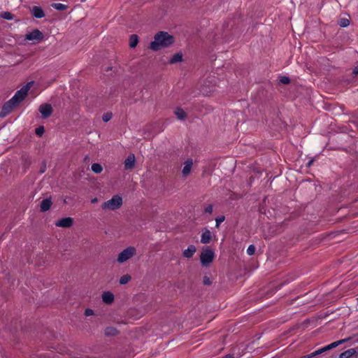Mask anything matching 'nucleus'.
I'll return each mask as SVG.
<instances>
[{
  "instance_id": "obj_1",
  "label": "nucleus",
  "mask_w": 358,
  "mask_h": 358,
  "mask_svg": "<svg viewBox=\"0 0 358 358\" xmlns=\"http://www.w3.org/2000/svg\"><path fill=\"white\" fill-rule=\"evenodd\" d=\"M174 43V38L166 31H159L155 34L154 41L150 43V48L154 51L168 48Z\"/></svg>"
},
{
  "instance_id": "obj_2",
  "label": "nucleus",
  "mask_w": 358,
  "mask_h": 358,
  "mask_svg": "<svg viewBox=\"0 0 358 358\" xmlns=\"http://www.w3.org/2000/svg\"><path fill=\"white\" fill-rule=\"evenodd\" d=\"M215 81L216 79L214 76H208L204 81L201 87V92L204 96H209L212 92L215 90Z\"/></svg>"
},
{
  "instance_id": "obj_3",
  "label": "nucleus",
  "mask_w": 358,
  "mask_h": 358,
  "mask_svg": "<svg viewBox=\"0 0 358 358\" xmlns=\"http://www.w3.org/2000/svg\"><path fill=\"white\" fill-rule=\"evenodd\" d=\"M122 205V199L118 195L113 196L110 200L104 202L101 205L103 210H115L121 207Z\"/></svg>"
},
{
  "instance_id": "obj_4",
  "label": "nucleus",
  "mask_w": 358,
  "mask_h": 358,
  "mask_svg": "<svg viewBox=\"0 0 358 358\" xmlns=\"http://www.w3.org/2000/svg\"><path fill=\"white\" fill-rule=\"evenodd\" d=\"M31 82L27 83L24 86H23L20 90H17L14 96L11 98L12 101H14L17 105L20 104L27 96V92L29 90Z\"/></svg>"
},
{
  "instance_id": "obj_5",
  "label": "nucleus",
  "mask_w": 358,
  "mask_h": 358,
  "mask_svg": "<svg viewBox=\"0 0 358 358\" xmlns=\"http://www.w3.org/2000/svg\"><path fill=\"white\" fill-rule=\"evenodd\" d=\"M136 253V250L133 246H129L123 250L119 255L117 261L122 264L131 259Z\"/></svg>"
},
{
  "instance_id": "obj_6",
  "label": "nucleus",
  "mask_w": 358,
  "mask_h": 358,
  "mask_svg": "<svg viewBox=\"0 0 358 358\" xmlns=\"http://www.w3.org/2000/svg\"><path fill=\"white\" fill-rule=\"evenodd\" d=\"M214 257H215L214 251L212 249L207 247L206 248H204L201 253V255H200L201 263L203 266H208L209 264H210L213 262Z\"/></svg>"
},
{
  "instance_id": "obj_7",
  "label": "nucleus",
  "mask_w": 358,
  "mask_h": 358,
  "mask_svg": "<svg viewBox=\"0 0 358 358\" xmlns=\"http://www.w3.org/2000/svg\"><path fill=\"white\" fill-rule=\"evenodd\" d=\"M44 38V35L42 31L38 29H34L31 32L25 34L24 38L27 41H33L34 43L39 42Z\"/></svg>"
},
{
  "instance_id": "obj_8",
  "label": "nucleus",
  "mask_w": 358,
  "mask_h": 358,
  "mask_svg": "<svg viewBox=\"0 0 358 358\" xmlns=\"http://www.w3.org/2000/svg\"><path fill=\"white\" fill-rule=\"evenodd\" d=\"M17 106L16 103L12 101L11 99H9L3 105L1 110L0 111V117L3 118L7 116Z\"/></svg>"
},
{
  "instance_id": "obj_9",
  "label": "nucleus",
  "mask_w": 358,
  "mask_h": 358,
  "mask_svg": "<svg viewBox=\"0 0 358 358\" xmlns=\"http://www.w3.org/2000/svg\"><path fill=\"white\" fill-rule=\"evenodd\" d=\"M38 111L41 114V116L43 119H47L52 115L53 109L50 103H45L40 105Z\"/></svg>"
},
{
  "instance_id": "obj_10",
  "label": "nucleus",
  "mask_w": 358,
  "mask_h": 358,
  "mask_svg": "<svg viewBox=\"0 0 358 358\" xmlns=\"http://www.w3.org/2000/svg\"><path fill=\"white\" fill-rule=\"evenodd\" d=\"M73 220L71 217H63L57 220L55 223L57 227L69 228L73 225Z\"/></svg>"
},
{
  "instance_id": "obj_11",
  "label": "nucleus",
  "mask_w": 358,
  "mask_h": 358,
  "mask_svg": "<svg viewBox=\"0 0 358 358\" xmlns=\"http://www.w3.org/2000/svg\"><path fill=\"white\" fill-rule=\"evenodd\" d=\"M135 156L134 154H130L127 159L124 160V169L126 170H131L134 167L135 165Z\"/></svg>"
},
{
  "instance_id": "obj_12",
  "label": "nucleus",
  "mask_w": 358,
  "mask_h": 358,
  "mask_svg": "<svg viewBox=\"0 0 358 358\" xmlns=\"http://www.w3.org/2000/svg\"><path fill=\"white\" fill-rule=\"evenodd\" d=\"M192 165H193V160L192 159H187L185 162L184 166L182 170V173L183 176L186 177L190 173Z\"/></svg>"
},
{
  "instance_id": "obj_13",
  "label": "nucleus",
  "mask_w": 358,
  "mask_h": 358,
  "mask_svg": "<svg viewBox=\"0 0 358 358\" xmlns=\"http://www.w3.org/2000/svg\"><path fill=\"white\" fill-rule=\"evenodd\" d=\"M211 239H212L211 231L209 229H206L201 234V243H202L203 244H207L210 242Z\"/></svg>"
},
{
  "instance_id": "obj_14",
  "label": "nucleus",
  "mask_w": 358,
  "mask_h": 358,
  "mask_svg": "<svg viewBox=\"0 0 358 358\" xmlns=\"http://www.w3.org/2000/svg\"><path fill=\"white\" fill-rule=\"evenodd\" d=\"M31 13L36 18L38 19H41L45 16L43 10L41 7L36 6L32 7Z\"/></svg>"
},
{
  "instance_id": "obj_15",
  "label": "nucleus",
  "mask_w": 358,
  "mask_h": 358,
  "mask_svg": "<svg viewBox=\"0 0 358 358\" xmlns=\"http://www.w3.org/2000/svg\"><path fill=\"white\" fill-rule=\"evenodd\" d=\"M52 203L50 198L44 199L41 202V206H40L41 211L45 212V211L48 210L50 208Z\"/></svg>"
},
{
  "instance_id": "obj_16",
  "label": "nucleus",
  "mask_w": 358,
  "mask_h": 358,
  "mask_svg": "<svg viewBox=\"0 0 358 358\" xmlns=\"http://www.w3.org/2000/svg\"><path fill=\"white\" fill-rule=\"evenodd\" d=\"M196 250V247L194 245H190L188 248L182 252V255L186 258H191L193 257L194 254Z\"/></svg>"
},
{
  "instance_id": "obj_17",
  "label": "nucleus",
  "mask_w": 358,
  "mask_h": 358,
  "mask_svg": "<svg viewBox=\"0 0 358 358\" xmlns=\"http://www.w3.org/2000/svg\"><path fill=\"white\" fill-rule=\"evenodd\" d=\"M102 300L106 304H110L114 301V295L110 292H104L102 294Z\"/></svg>"
},
{
  "instance_id": "obj_18",
  "label": "nucleus",
  "mask_w": 358,
  "mask_h": 358,
  "mask_svg": "<svg viewBox=\"0 0 358 358\" xmlns=\"http://www.w3.org/2000/svg\"><path fill=\"white\" fill-rule=\"evenodd\" d=\"M353 131V127L350 124L337 126V133H349Z\"/></svg>"
},
{
  "instance_id": "obj_19",
  "label": "nucleus",
  "mask_w": 358,
  "mask_h": 358,
  "mask_svg": "<svg viewBox=\"0 0 358 358\" xmlns=\"http://www.w3.org/2000/svg\"><path fill=\"white\" fill-rule=\"evenodd\" d=\"M337 24L341 27H346L350 24V15H346L345 17H340L337 21Z\"/></svg>"
},
{
  "instance_id": "obj_20",
  "label": "nucleus",
  "mask_w": 358,
  "mask_h": 358,
  "mask_svg": "<svg viewBox=\"0 0 358 358\" xmlns=\"http://www.w3.org/2000/svg\"><path fill=\"white\" fill-rule=\"evenodd\" d=\"M174 113L180 120H185L187 116V114L185 112V110L179 107L176 108Z\"/></svg>"
},
{
  "instance_id": "obj_21",
  "label": "nucleus",
  "mask_w": 358,
  "mask_h": 358,
  "mask_svg": "<svg viewBox=\"0 0 358 358\" xmlns=\"http://www.w3.org/2000/svg\"><path fill=\"white\" fill-rule=\"evenodd\" d=\"M117 334H118V331L115 327H109L106 328V329H105V334L107 336H116Z\"/></svg>"
},
{
  "instance_id": "obj_22",
  "label": "nucleus",
  "mask_w": 358,
  "mask_h": 358,
  "mask_svg": "<svg viewBox=\"0 0 358 358\" xmlns=\"http://www.w3.org/2000/svg\"><path fill=\"white\" fill-rule=\"evenodd\" d=\"M138 43V37L136 34H133L130 36L129 39V46L131 48H134L136 47Z\"/></svg>"
},
{
  "instance_id": "obj_23",
  "label": "nucleus",
  "mask_w": 358,
  "mask_h": 358,
  "mask_svg": "<svg viewBox=\"0 0 358 358\" xmlns=\"http://www.w3.org/2000/svg\"><path fill=\"white\" fill-rule=\"evenodd\" d=\"M182 60V55L180 52L176 53L169 60L171 64L180 62Z\"/></svg>"
},
{
  "instance_id": "obj_24",
  "label": "nucleus",
  "mask_w": 358,
  "mask_h": 358,
  "mask_svg": "<svg viewBox=\"0 0 358 358\" xmlns=\"http://www.w3.org/2000/svg\"><path fill=\"white\" fill-rule=\"evenodd\" d=\"M51 6L53 8H55V10H60V11L64 10L68 8V6L66 5L61 3H54L51 5Z\"/></svg>"
},
{
  "instance_id": "obj_25",
  "label": "nucleus",
  "mask_w": 358,
  "mask_h": 358,
  "mask_svg": "<svg viewBox=\"0 0 358 358\" xmlns=\"http://www.w3.org/2000/svg\"><path fill=\"white\" fill-rule=\"evenodd\" d=\"M0 17L4 20H12L14 15L8 11H4L0 13Z\"/></svg>"
},
{
  "instance_id": "obj_26",
  "label": "nucleus",
  "mask_w": 358,
  "mask_h": 358,
  "mask_svg": "<svg viewBox=\"0 0 358 358\" xmlns=\"http://www.w3.org/2000/svg\"><path fill=\"white\" fill-rule=\"evenodd\" d=\"M92 171L94 172L95 173H99L102 171L103 168L100 164L98 163H94L92 165Z\"/></svg>"
},
{
  "instance_id": "obj_27",
  "label": "nucleus",
  "mask_w": 358,
  "mask_h": 358,
  "mask_svg": "<svg viewBox=\"0 0 358 358\" xmlns=\"http://www.w3.org/2000/svg\"><path fill=\"white\" fill-rule=\"evenodd\" d=\"M131 277L129 274L124 275L120 279V284L126 285L131 280Z\"/></svg>"
},
{
  "instance_id": "obj_28",
  "label": "nucleus",
  "mask_w": 358,
  "mask_h": 358,
  "mask_svg": "<svg viewBox=\"0 0 358 358\" xmlns=\"http://www.w3.org/2000/svg\"><path fill=\"white\" fill-rule=\"evenodd\" d=\"M336 348V341H334L332 342L331 343H330L329 345H327L323 348H320V350H322V353L327 351V350H329L331 349H333Z\"/></svg>"
},
{
  "instance_id": "obj_29",
  "label": "nucleus",
  "mask_w": 358,
  "mask_h": 358,
  "mask_svg": "<svg viewBox=\"0 0 358 358\" xmlns=\"http://www.w3.org/2000/svg\"><path fill=\"white\" fill-rule=\"evenodd\" d=\"M256 248L254 245L251 244L247 249V254L250 256L253 255L255 252Z\"/></svg>"
},
{
  "instance_id": "obj_30",
  "label": "nucleus",
  "mask_w": 358,
  "mask_h": 358,
  "mask_svg": "<svg viewBox=\"0 0 358 358\" xmlns=\"http://www.w3.org/2000/svg\"><path fill=\"white\" fill-rule=\"evenodd\" d=\"M112 118V113H106L102 116V120L104 122H108L110 121Z\"/></svg>"
},
{
  "instance_id": "obj_31",
  "label": "nucleus",
  "mask_w": 358,
  "mask_h": 358,
  "mask_svg": "<svg viewBox=\"0 0 358 358\" xmlns=\"http://www.w3.org/2000/svg\"><path fill=\"white\" fill-rule=\"evenodd\" d=\"M44 131H45V129H44V127H43V126H39L35 130L36 134L38 136H41L43 134Z\"/></svg>"
},
{
  "instance_id": "obj_32",
  "label": "nucleus",
  "mask_w": 358,
  "mask_h": 358,
  "mask_svg": "<svg viewBox=\"0 0 358 358\" xmlns=\"http://www.w3.org/2000/svg\"><path fill=\"white\" fill-rule=\"evenodd\" d=\"M320 354H322V350L318 349V350L313 352L310 355L305 356L304 358H312V357L319 355Z\"/></svg>"
},
{
  "instance_id": "obj_33",
  "label": "nucleus",
  "mask_w": 358,
  "mask_h": 358,
  "mask_svg": "<svg viewBox=\"0 0 358 358\" xmlns=\"http://www.w3.org/2000/svg\"><path fill=\"white\" fill-rule=\"evenodd\" d=\"M280 83H282V84H285V85H287L290 83V78L287 76H281L280 78Z\"/></svg>"
},
{
  "instance_id": "obj_34",
  "label": "nucleus",
  "mask_w": 358,
  "mask_h": 358,
  "mask_svg": "<svg viewBox=\"0 0 358 358\" xmlns=\"http://www.w3.org/2000/svg\"><path fill=\"white\" fill-rule=\"evenodd\" d=\"M225 217L224 215H222L220 217H218L215 219V222H216V224H215V227H218L219 225L220 224V223H222V222H224Z\"/></svg>"
},
{
  "instance_id": "obj_35",
  "label": "nucleus",
  "mask_w": 358,
  "mask_h": 358,
  "mask_svg": "<svg viewBox=\"0 0 358 358\" xmlns=\"http://www.w3.org/2000/svg\"><path fill=\"white\" fill-rule=\"evenodd\" d=\"M213 205L209 204L205 208L204 212L206 213H208V214H211L213 212Z\"/></svg>"
},
{
  "instance_id": "obj_36",
  "label": "nucleus",
  "mask_w": 358,
  "mask_h": 358,
  "mask_svg": "<svg viewBox=\"0 0 358 358\" xmlns=\"http://www.w3.org/2000/svg\"><path fill=\"white\" fill-rule=\"evenodd\" d=\"M203 284H204L205 285H211V283H212V281H211V280L210 279V278H208V276H206V275H205V276L203 277Z\"/></svg>"
},
{
  "instance_id": "obj_37",
  "label": "nucleus",
  "mask_w": 358,
  "mask_h": 358,
  "mask_svg": "<svg viewBox=\"0 0 358 358\" xmlns=\"http://www.w3.org/2000/svg\"><path fill=\"white\" fill-rule=\"evenodd\" d=\"M350 340H351L350 338H345V339H341V340L337 341V343H336L337 347L345 342L350 341Z\"/></svg>"
},
{
  "instance_id": "obj_38",
  "label": "nucleus",
  "mask_w": 358,
  "mask_h": 358,
  "mask_svg": "<svg viewBox=\"0 0 358 358\" xmlns=\"http://www.w3.org/2000/svg\"><path fill=\"white\" fill-rule=\"evenodd\" d=\"M85 315L86 316L93 315H94V310L92 309H90V308H87L85 310Z\"/></svg>"
},
{
  "instance_id": "obj_39",
  "label": "nucleus",
  "mask_w": 358,
  "mask_h": 358,
  "mask_svg": "<svg viewBox=\"0 0 358 358\" xmlns=\"http://www.w3.org/2000/svg\"><path fill=\"white\" fill-rule=\"evenodd\" d=\"M314 160H315V159H314V158H311V159H310L307 162V164H306V166H307V167H310V166L313 164V163Z\"/></svg>"
},
{
  "instance_id": "obj_40",
  "label": "nucleus",
  "mask_w": 358,
  "mask_h": 358,
  "mask_svg": "<svg viewBox=\"0 0 358 358\" xmlns=\"http://www.w3.org/2000/svg\"><path fill=\"white\" fill-rule=\"evenodd\" d=\"M221 358H234V356L232 354H227Z\"/></svg>"
},
{
  "instance_id": "obj_41",
  "label": "nucleus",
  "mask_w": 358,
  "mask_h": 358,
  "mask_svg": "<svg viewBox=\"0 0 358 358\" xmlns=\"http://www.w3.org/2000/svg\"><path fill=\"white\" fill-rule=\"evenodd\" d=\"M353 73L355 75L358 74V65L353 69Z\"/></svg>"
},
{
  "instance_id": "obj_42",
  "label": "nucleus",
  "mask_w": 358,
  "mask_h": 358,
  "mask_svg": "<svg viewBox=\"0 0 358 358\" xmlns=\"http://www.w3.org/2000/svg\"><path fill=\"white\" fill-rule=\"evenodd\" d=\"M351 124L354 126V127L358 128V122H351Z\"/></svg>"
},
{
  "instance_id": "obj_43",
  "label": "nucleus",
  "mask_w": 358,
  "mask_h": 358,
  "mask_svg": "<svg viewBox=\"0 0 358 358\" xmlns=\"http://www.w3.org/2000/svg\"><path fill=\"white\" fill-rule=\"evenodd\" d=\"M97 201H98L97 198H94L92 199L91 201H92V203H94L97 202Z\"/></svg>"
},
{
  "instance_id": "obj_44",
  "label": "nucleus",
  "mask_w": 358,
  "mask_h": 358,
  "mask_svg": "<svg viewBox=\"0 0 358 358\" xmlns=\"http://www.w3.org/2000/svg\"><path fill=\"white\" fill-rule=\"evenodd\" d=\"M340 108H341V110L343 111V106H341Z\"/></svg>"
},
{
  "instance_id": "obj_45",
  "label": "nucleus",
  "mask_w": 358,
  "mask_h": 358,
  "mask_svg": "<svg viewBox=\"0 0 358 358\" xmlns=\"http://www.w3.org/2000/svg\"><path fill=\"white\" fill-rule=\"evenodd\" d=\"M342 121H343V122L345 121V117L344 116L343 117Z\"/></svg>"
},
{
  "instance_id": "obj_46",
  "label": "nucleus",
  "mask_w": 358,
  "mask_h": 358,
  "mask_svg": "<svg viewBox=\"0 0 358 358\" xmlns=\"http://www.w3.org/2000/svg\"><path fill=\"white\" fill-rule=\"evenodd\" d=\"M339 234H338V231L337 230V234H336V236H338Z\"/></svg>"
},
{
  "instance_id": "obj_47",
  "label": "nucleus",
  "mask_w": 358,
  "mask_h": 358,
  "mask_svg": "<svg viewBox=\"0 0 358 358\" xmlns=\"http://www.w3.org/2000/svg\"><path fill=\"white\" fill-rule=\"evenodd\" d=\"M357 356H358V350H357Z\"/></svg>"
}]
</instances>
